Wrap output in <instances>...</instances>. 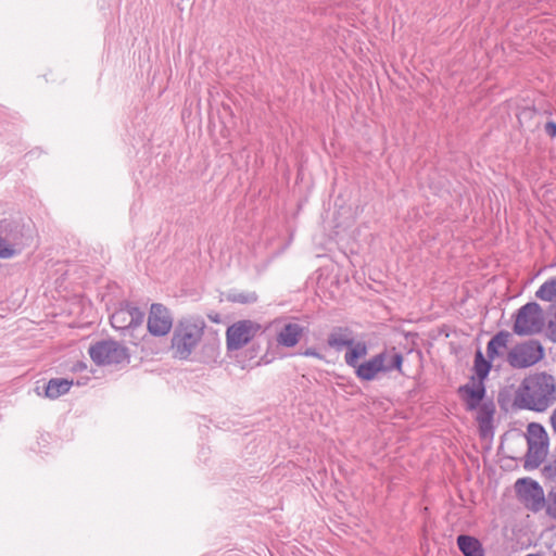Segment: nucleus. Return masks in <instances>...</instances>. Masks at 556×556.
Wrapping results in <instances>:
<instances>
[{"instance_id": "6", "label": "nucleus", "mask_w": 556, "mask_h": 556, "mask_svg": "<svg viewBox=\"0 0 556 556\" xmlns=\"http://www.w3.org/2000/svg\"><path fill=\"white\" fill-rule=\"evenodd\" d=\"M262 325L251 319L236 321L227 328L226 344L228 351H237L257 337H264Z\"/></svg>"}, {"instance_id": "11", "label": "nucleus", "mask_w": 556, "mask_h": 556, "mask_svg": "<svg viewBox=\"0 0 556 556\" xmlns=\"http://www.w3.org/2000/svg\"><path fill=\"white\" fill-rule=\"evenodd\" d=\"M139 312L137 307H121L111 315V325L117 330H127L137 324Z\"/></svg>"}, {"instance_id": "20", "label": "nucleus", "mask_w": 556, "mask_h": 556, "mask_svg": "<svg viewBox=\"0 0 556 556\" xmlns=\"http://www.w3.org/2000/svg\"><path fill=\"white\" fill-rule=\"evenodd\" d=\"M220 354V341L216 336L207 339L201 349V361L206 364L216 363Z\"/></svg>"}, {"instance_id": "14", "label": "nucleus", "mask_w": 556, "mask_h": 556, "mask_svg": "<svg viewBox=\"0 0 556 556\" xmlns=\"http://www.w3.org/2000/svg\"><path fill=\"white\" fill-rule=\"evenodd\" d=\"M548 443H528L525 468H538L547 455Z\"/></svg>"}, {"instance_id": "36", "label": "nucleus", "mask_w": 556, "mask_h": 556, "mask_svg": "<svg viewBox=\"0 0 556 556\" xmlns=\"http://www.w3.org/2000/svg\"><path fill=\"white\" fill-rule=\"evenodd\" d=\"M140 318H141V323H142L143 321V313L142 312H141Z\"/></svg>"}, {"instance_id": "34", "label": "nucleus", "mask_w": 556, "mask_h": 556, "mask_svg": "<svg viewBox=\"0 0 556 556\" xmlns=\"http://www.w3.org/2000/svg\"><path fill=\"white\" fill-rule=\"evenodd\" d=\"M34 391L37 393V395H45V391L42 390V386H36V388L34 389Z\"/></svg>"}, {"instance_id": "16", "label": "nucleus", "mask_w": 556, "mask_h": 556, "mask_svg": "<svg viewBox=\"0 0 556 556\" xmlns=\"http://www.w3.org/2000/svg\"><path fill=\"white\" fill-rule=\"evenodd\" d=\"M348 351L344 354V361L348 366L355 369V374L357 375V368L362 363L359 359L367 355L368 348L365 341H355L353 340L352 345L346 346Z\"/></svg>"}, {"instance_id": "25", "label": "nucleus", "mask_w": 556, "mask_h": 556, "mask_svg": "<svg viewBox=\"0 0 556 556\" xmlns=\"http://www.w3.org/2000/svg\"><path fill=\"white\" fill-rule=\"evenodd\" d=\"M546 514L552 517L553 519H556V486L553 488L548 493L546 497Z\"/></svg>"}, {"instance_id": "23", "label": "nucleus", "mask_w": 556, "mask_h": 556, "mask_svg": "<svg viewBox=\"0 0 556 556\" xmlns=\"http://www.w3.org/2000/svg\"><path fill=\"white\" fill-rule=\"evenodd\" d=\"M535 296L543 301H552L556 298V276L542 283Z\"/></svg>"}, {"instance_id": "33", "label": "nucleus", "mask_w": 556, "mask_h": 556, "mask_svg": "<svg viewBox=\"0 0 556 556\" xmlns=\"http://www.w3.org/2000/svg\"><path fill=\"white\" fill-rule=\"evenodd\" d=\"M48 382H60V383H63V382H70L67 379L65 378H51Z\"/></svg>"}, {"instance_id": "13", "label": "nucleus", "mask_w": 556, "mask_h": 556, "mask_svg": "<svg viewBox=\"0 0 556 556\" xmlns=\"http://www.w3.org/2000/svg\"><path fill=\"white\" fill-rule=\"evenodd\" d=\"M303 333V327L295 323H289L283 326L277 337V342L285 348L295 346Z\"/></svg>"}, {"instance_id": "5", "label": "nucleus", "mask_w": 556, "mask_h": 556, "mask_svg": "<svg viewBox=\"0 0 556 556\" xmlns=\"http://www.w3.org/2000/svg\"><path fill=\"white\" fill-rule=\"evenodd\" d=\"M88 354L98 366L123 367L129 364L130 354L122 343L112 340H100L90 344Z\"/></svg>"}, {"instance_id": "15", "label": "nucleus", "mask_w": 556, "mask_h": 556, "mask_svg": "<svg viewBox=\"0 0 556 556\" xmlns=\"http://www.w3.org/2000/svg\"><path fill=\"white\" fill-rule=\"evenodd\" d=\"M510 333L506 330L498 331L486 344V356L491 359H496L504 355V350L507 348Z\"/></svg>"}, {"instance_id": "1", "label": "nucleus", "mask_w": 556, "mask_h": 556, "mask_svg": "<svg viewBox=\"0 0 556 556\" xmlns=\"http://www.w3.org/2000/svg\"><path fill=\"white\" fill-rule=\"evenodd\" d=\"M485 384H460L457 394L467 412H476V420L482 438L493 435L494 401L486 397Z\"/></svg>"}, {"instance_id": "19", "label": "nucleus", "mask_w": 556, "mask_h": 556, "mask_svg": "<svg viewBox=\"0 0 556 556\" xmlns=\"http://www.w3.org/2000/svg\"><path fill=\"white\" fill-rule=\"evenodd\" d=\"M457 545L464 556H484L480 541L473 536L462 534L457 538Z\"/></svg>"}, {"instance_id": "35", "label": "nucleus", "mask_w": 556, "mask_h": 556, "mask_svg": "<svg viewBox=\"0 0 556 556\" xmlns=\"http://www.w3.org/2000/svg\"><path fill=\"white\" fill-rule=\"evenodd\" d=\"M147 340H148V339H147V337H146V336L141 338V342H143V343H146V342H147Z\"/></svg>"}, {"instance_id": "21", "label": "nucleus", "mask_w": 556, "mask_h": 556, "mask_svg": "<svg viewBox=\"0 0 556 556\" xmlns=\"http://www.w3.org/2000/svg\"><path fill=\"white\" fill-rule=\"evenodd\" d=\"M548 443L544 427L536 422L529 424L527 428V443Z\"/></svg>"}, {"instance_id": "24", "label": "nucleus", "mask_w": 556, "mask_h": 556, "mask_svg": "<svg viewBox=\"0 0 556 556\" xmlns=\"http://www.w3.org/2000/svg\"><path fill=\"white\" fill-rule=\"evenodd\" d=\"M72 384H42L45 397L54 400L70 391Z\"/></svg>"}, {"instance_id": "4", "label": "nucleus", "mask_w": 556, "mask_h": 556, "mask_svg": "<svg viewBox=\"0 0 556 556\" xmlns=\"http://www.w3.org/2000/svg\"><path fill=\"white\" fill-rule=\"evenodd\" d=\"M555 402L556 384H522L516 394L519 407L534 412H544Z\"/></svg>"}, {"instance_id": "26", "label": "nucleus", "mask_w": 556, "mask_h": 556, "mask_svg": "<svg viewBox=\"0 0 556 556\" xmlns=\"http://www.w3.org/2000/svg\"><path fill=\"white\" fill-rule=\"evenodd\" d=\"M521 382H554V378L551 375L545 372L535 374L529 377H526Z\"/></svg>"}, {"instance_id": "2", "label": "nucleus", "mask_w": 556, "mask_h": 556, "mask_svg": "<svg viewBox=\"0 0 556 556\" xmlns=\"http://www.w3.org/2000/svg\"><path fill=\"white\" fill-rule=\"evenodd\" d=\"M205 328L201 317H186L177 321L172 336L174 357L188 359L200 343Z\"/></svg>"}, {"instance_id": "8", "label": "nucleus", "mask_w": 556, "mask_h": 556, "mask_svg": "<svg viewBox=\"0 0 556 556\" xmlns=\"http://www.w3.org/2000/svg\"><path fill=\"white\" fill-rule=\"evenodd\" d=\"M544 357V348L538 340L516 344L507 353L506 361L510 367L522 369L539 363Z\"/></svg>"}, {"instance_id": "37", "label": "nucleus", "mask_w": 556, "mask_h": 556, "mask_svg": "<svg viewBox=\"0 0 556 556\" xmlns=\"http://www.w3.org/2000/svg\"><path fill=\"white\" fill-rule=\"evenodd\" d=\"M554 556H556V551H555V554H554Z\"/></svg>"}, {"instance_id": "18", "label": "nucleus", "mask_w": 556, "mask_h": 556, "mask_svg": "<svg viewBox=\"0 0 556 556\" xmlns=\"http://www.w3.org/2000/svg\"><path fill=\"white\" fill-rule=\"evenodd\" d=\"M0 235L9 241L13 248H17L22 239L20 224L12 219H3L0 222Z\"/></svg>"}, {"instance_id": "10", "label": "nucleus", "mask_w": 556, "mask_h": 556, "mask_svg": "<svg viewBox=\"0 0 556 556\" xmlns=\"http://www.w3.org/2000/svg\"><path fill=\"white\" fill-rule=\"evenodd\" d=\"M147 327L153 337L166 336L173 327V316L169 309L161 303H153L150 307Z\"/></svg>"}, {"instance_id": "9", "label": "nucleus", "mask_w": 556, "mask_h": 556, "mask_svg": "<svg viewBox=\"0 0 556 556\" xmlns=\"http://www.w3.org/2000/svg\"><path fill=\"white\" fill-rule=\"evenodd\" d=\"M516 489L519 497L528 509L536 513L545 507L546 498L544 496V491L536 481L531 479H519L516 482Z\"/></svg>"}, {"instance_id": "22", "label": "nucleus", "mask_w": 556, "mask_h": 556, "mask_svg": "<svg viewBox=\"0 0 556 556\" xmlns=\"http://www.w3.org/2000/svg\"><path fill=\"white\" fill-rule=\"evenodd\" d=\"M226 299L232 303L252 304L257 301V294L253 291L231 290L226 294Z\"/></svg>"}, {"instance_id": "29", "label": "nucleus", "mask_w": 556, "mask_h": 556, "mask_svg": "<svg viewBox=\"0 0 556 556\" xmlns=\"http://www.w3.org/2000/svg\"><path fill=\"white\" fill-rule=\"evenodd\" d=\"M544 472L548 478L556 479V457L544 467Z\"/></svg>"}, {"instance_id": "27", "label": "nucleus", "mask_w": 556, "mask_h": 556, "mask_svg": "<svg viewBox=\"0 0 556 556\" xmlns=\"http://www.w3.org/2000/svg\"><path fill=\"white\" fill-rule=\"evenodd\" d=\"M268 339H267V336L264 333V337H257L256 338V342L252 343V345L249 348V352L251 354V358L255 357L258 355V353L261 352V343H266L268 344Z\"/></svg>"}, {"instance_id": "32", "label": "nucleus", "mask_w": 556, "mask_h": 556, "mask_svg": "<svg viewBox=\"0 0 556 556\" xmlns=\"http://www.w3.org/2000/svg\"><path fill=\"white\" fill-rule=\"evenodd\" d=\"M549 424L554 433H556V408L553 410L549 417Z\"/></svg>"}, {"instance_id": "17", "label": "nucleus", "mask_w": 556, "mask_h": 556, "mask_svg": "<svg viewBox=\"0 0 556 556\" xmlns=\"http://www.w3.org/2000/svg\"><path fill=\"white\" fill-rule=\"evenodd\" d=\"M500 365L494 364V359L485 357L481 350H477L475 354L473 369L477 376L478 382H483L492 368L497 369Z\"/></svg>"}, {"instance_id": "30", "label": "nucleus", "mask_w": 556, "mask_h": 556, "mask_svg": "<svg viewBox=\"0 0 556 556\" xmlns=\"http://www.w3.org/2000/svg\"><path fill=\"white\" fill-rule=\"evenodd\" d=\"M544 130H545L546 135H548L551 138H555L556 137V122L548 121L544 126Z\"/></svg>"}, {"instance_id": "3", "label": "nucleus", "mask_w": 556, "mask_h": 556, "mask_svg": "<svg viewBox=\"0 0 556 556\" xmlns=\"http://www.w3.org/2000/svg\"><path fill=\"white\" fill-rule=\"evenodd\" d=\"M403 355L395 346L384 348L378 354L365 361L357 368V378L363 381H370L380 375H388L393 371L403 374Z\"/></svg>"}, {"instance_id": "7", "label": "nucleus", "mask_w": 556, "mask_h": 556, "mask_svg": "<svg viewBox=\"0 0 556 556\" xmlns=\"http://www.w3.org/2000/svg\"><path fill=\"white\" fill-rule=\"evenodd\" d=\"M544 328L543 311L536 302H528L516 315L513 330L517 336L540 333Z\"/></svg>"}, {"instance_id": "31", "label": "nucleus", "mask_w": 556, "mask_h": 556, "mask_svg": "<svg viewBox=\"0 0 556 556\" xmlns=\"http://www.w3.org/2000/svg\"><path fill=\"white\" fill-rule=\"evenodd\" d=\"M207 318H208L211 321L215 323V324H218V323H220V320H222L220 315H219L218 313H215V312H211V313H208V314H207Z\"/></svg>"}, {"instance_id": "12", "label": "nucleus", "mask_w": 556, "mask_h": 556, "mask_svg": "<svg viewBox=\"0 0 556 556\" xmlns=\"http://www.w3.org/2000/svg\"><path fill=\"white\" fill-rule=\"evenodd\" d=\"M352 330L348 327H334L328 334L327 344L329 348L341 352L348 345L353 344Z\"/></svg>"}, {"instance_id": "28", "label": "nucleus", "mask_w": 556, "mask_h": 556, "mask_svg": "<svg viewBox=\"0 0 556 556\" xmlns=\"http://www.w3.org/2000/svg\"><path fill=\"white\" fill-rule=\"evenodd\" d=\"M303 356H312L318 359H324L325 356L316 349V348H307L304 351L300 352Z\"/></svg>"}]
</instances>
